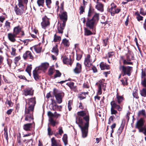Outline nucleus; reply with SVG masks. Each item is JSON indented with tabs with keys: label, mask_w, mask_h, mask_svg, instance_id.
<instances>
[{
	"label": "nucleus",
	"mask_w": 146,
	"mask_h": 146,
	"mask_svg": "<svg viewBox=\"0 0 146 146\" xmlns=\"http://www.w3.org/2000/svg\"><path fill=\"white\" fill-rule=\"evenodd\" d=\"M28 100L29 106L28 108H25V120L30 122L33 119V113L36 101L35 97L28 99Z\"/></svg>",
	"instance_id": "f257e3e1"
},
{
	"label": "nucleus",
	"mask_w": 146,
	"mask_h": 146,
	"mask_svg": "<svg viewBox=\"0 0 146 146\" xmlns=\"http://www.w3.org/2000/svg\"><path fill=\"white\" fill-rule=\"evenodd\" d=\"M57 12L59 15L60 18L61 20V22H58L57 26L58 31L59 33H62L63 30L66 25V22L67 19V15L66 12H62L63 9L62 7L60 9H57Z\"/></svg>",
	"instance_id": "f03ea898"
},
{
	"label": "nucleus",
	"mask_w": 146,
	"mask_h": 146,
	"mask_svg": "<svg viewBox=\"0 0 146 146\" xmlns=\"http://www.w3.org/2000/svg\"><path fill=\"white\" fill-rule=\"evenodd\" d=\"M83 119L86 121L84 126H82L80 125H79V127L81 130L82 136L83 137H85L87 135L88 128L89 125V116L88 115H85Z\"/></svg>",
	"instance_id": "7ed1b4c3"
},
{
	"label": "nucleus",
	"mask_w": 146,
	"mask_h": 146,
	"mask_svg": "<svg viewBox=\"0 0 146 146\" xmlns=\"http://www.w3.org/2000/svg\"><path fill=\"white\" fill-rule=\"evenodd\" d=\"M50 111L48 112L47 115L48 116L49 123H48V134L49 135H52L53 134V132L49 126L50 125L53 126H55V114Z\"/></svg>",
	"instance_id": "20e7f679"
},
{
	"label": "nucleus",
	"mask_w": 146,
	"mask_h": 146,
	"mask_svg": "<svg viewBox=\"0 0 146 146\" xmlns=\"http://www.w3.org/2000/svg\"><path fill=\"white\" fill-rule=\"evenodd\" d=\"M119 70L123 73V76L127 75L130 76L131 74V71L132 68L129 66H125L123 65H120L119 67Z\"/></svg>",
	"instance_id": "39448f33"
},
{
	"label": "nucleus",
	"mask_w": 146,
	"mask_h": 146,
	"mask_svg": "<svg viewBox=\"0 0 146 146\" xmlns=\"http://www.w3.org/2000/svg\"><path fill=\"white\" fill-rule=\"evenodd\" d=\"M141 78V84L143 87L146 88V73L143 70H142Z\"/></svg>",
	"instance_id": "423d86ee"
},
{
	"label": "nucleus",
	"mask_w": 146,
	"mask_h": 146,
	"mask_svg": "<svg viewBox=\"0 0 146 146\" xmlns=\"http://www.w3.org/2000/svg\"><path fill=\"white\" fill-rule=\"evenodd\" d=\"M34 91V90L31 88H27L24 90L23 94L26 96H32L33 95Z\"/></svg>",
	"instance_id": "0eeeda50"
},
{
	"label": "nucleus",
	"mask_w": 146,
	"mask_h": 146,
	"mask_svg": "<svg viewBox=\"0 0 146 146\" xmlns=\"http://www.w3.org/2000/svg\"><path fill=\"white\" fill-rule=\"evenodd\" d=\"M42 21L41 23L42 27L44 29L50 25L48 19L46 16H44L42 18Z\"/></svg>",
	"instance_id": "6e6552de"
},
{
	"label": "nucleus",
	"mask_w": 146,
	"mask_h": 146,
	"mask_svg": "<svg viewBox=\"0 0 146 146\" xmlns=\"http://www.w3.org/2000/svg\"><path fill=\"white\" fill-rule=\"evenodd\" d=\"M96 23L92 19L87 18L86 23V26L90 29H93L94 25Z\"/></svg>",
	"instance_id": "1a4fd4ad"
},
{
	"label": "nucleus",
	"mask_w": 146,
	"mask_h": 146,
	"mask_svg": "<svg viewBox=\"0 0 146 146\" xmlns=\"http://www.w3.org/2000/svg\"><path fill=\"white\" fill-rule=\"evenodd\" d=\"M56 92V90L55 89V94ZM64 95V94L63 93L55 94V98L56 99L57 102L58 103L60 104L62 102V99Z\"/></svg>",
	"instance_id": "9d476101"
},
{
	"label": "nucleus",
	"mask_w": 146,
	"mask_h": 146,
	"mask_svg": "<svg viewBox=\"0 0 146 146\" xmlns=\"http://www.w3.org/2000/svg\"><path fill=\"white\" fill-rule=\"evenodd\" d=\"M110 104L111 106V108L116 109L119 111H120L122 110V108L120 106L117 104L115 101H112L110 103Z\"/></svg>",
	"instance_id": "9b49d317"
},
{
	"label": "nucleus",
	"mask_w": 146,
	"mask_h": 146,
	"mask_svg": "<svg viewBox=\"0 0 146 146\" xmlns=\"http://www.w3.org/2000/svg\"><path fill=\"white\" fill-rule=\"evenodd\" d=\"M23 57L24 59L28 58L33 60L34 58L31 52L29 51H26L25 52L24 54Z\"/></svg>",
	"instance_id": "f8f14e48"
},
{
	"label": "nucleus",
	"mask_w": 146,
	"mask_h": 146,
	"mask_svg": "<svg viewBox=\"0 0 146 146\" xmlns=\"http://www.w3.org/2000/svg\"><path fill=\"white\" fill-rule=\"evenodd\" d=\"M96 5L95 6V8L98 11L103 12L104 11V5L103 4L99 1H96Z\"/></svg>",
	"instance_id": "ddd939ff"
},
{
	"label": "nucleus",
	"mask_w": 146,
	"mask_h": 146,
	"mask_svg": "<svg viewBox=\"0 0 146 146\" xmlns=\"http://www.w3.org/2000/svg\"><path fill=\"white\" fill-rule=\"evenodd\" d=\"M90 57V56L89 54H87L86 58H85L84 62V65L88 67H90L91 65Z\"/></svg>",
	"instance_id": "4468645a"
},
{
	"label": "nucleus",
	"mask_w": 146,
	"mask_h": 146,
	"mask_svg": "<svg viewBox=\"0 0 146 146\" xmlns=\"http://www.w3.org/2000/svg\"><path fill=\"white\" fill-rule=\"evenodd\" d=\"M144 122V120L142 118H141L137 122L135 125V127L138 129L139 131V129H141V127H143V125Z\"/></svg>",
	"instance_id": "2eb2a0df"
},
{
	"label": "nucleus",
	"mask_w": 146,
	"mask_h": 146,
	"mask_svg": "<svg viewBox=\"0 0 146 146\" xmlns=\"http://www.w3.org/2000/svg\"><path fill=\"white\" fill-rule=\"evenodd\" d=\"M37 69V68H36L33 72L34 77L36 81L39 80L40 77L38 74L41 72V71Z\"/></svg>",
	"instance_id": "dca6fc26"
},
{
	"label": "nucleus",
	"mask_w": 146,
	"mask_h": 146,
	"mask_svg": "<svg viewBox=\"0 0 146 146\" xmlns=\"http://www.w3.org/2000/svg\"><path fill=\"white\" fill-rule=\"evenodd\" d=\"M49 66V64L47 62H45L42 63L41 65L38 68H36L37 69L40 71H43L46 70Z\"/></svg>",
	"instance_id": "f3484780"
},
{
	"label": "nucleus",
	"mask_w": 146,
	"mask_h": 146,
	"mask_svg": "<svg viewBox=\"0 0 146 146\" xmlns=\"http://www.w3.org/2000/svg\"><path fill=\"white\" fill-rule=\"evenodd\" d=\"M81 65L78 63H77L76 64V67L74 69V72L75 74H78L80 73L81 71Z\"/></svg>",
	"instance_id": "a211bd4d"
},
{
	"label": "nucleus",
	"mask_w": 146,
	"mask_h": 146,
	"mask_svg": "<svg viewBox=\"0 0 146 146\" xmlns=\"http://www.w3.org/2000/svg\"><path fill=\"white\" fill-rule=\"evenodd\" d=\"M17 36L15 35L13 33H10L8 34V38L10 41L11 42H15L16 40L15 38Z\"/></svg>",
	"instance_id": "6ab92c4d"
},
{
	"label": "nucleus",
	"mask_w": 146,
	"mask_h": 146,
	"mask_svg": "<svg viewBox=\"0 0 146 146\" xmlns=\"http://www.w3.org/2000/svg\"><path fill=\"white\" fill-rule=\"evenodd\" d=\"M63 61L64 63L67 64H70L71 66L72 64L70 56L69 57L66 56H64L63 58Z\"/></svg>",
	"instance_id": "aec40b11"
},
{
	"label": "nucleus",
	"mask_w": 146,
	"mask_h": 146,
	"mask_svg": "<svg viewBox=\"0 0 146 146\" xmlns=\"http://www.w3.org/2000/svg\"><path fill=\"white\" fill-rule=\"evenodd\" d=\"M14 10L17 15H20L23 13L24 9L18 8L17 6H16L14 7Z\"/></svg>",
	"instance_id": "412c9836"
},
{
	"label": "nucleus",
	"mask_w": 146,
	"mask_h": 146,
	"mask_svg": "<svg viewBox=\"0 0 146 146\" xmlns=\"http://www.w3.org/2000/svg\"><path fill=\"white\" fill-rule=\"evenodd\" d=\"M21 29L19 26H17L15 27L13 29V33L17 36L19 33L21 32Z\"/></svg>",
	"instance_id": "4be33fe9"
},
{
	"label": "nucleus",
	"mask_w": 146,
	"mask_h": 146,
	"mask_svg": "<svg viewBox=\"0 0 146 146\" xmlns=\"http://www.w3.org/2000/svg\"><path fill=\"white\" fill-rule=\"evenodd\" d=\"M32 127V123L26 124L24 125L23 126V129L26 131L31 130Z\"/></svg>",
	"instance_id": "5701e85b"
},
{
	"label": "nucleus",
	"mask_w": 146,
	"mask_h": 146,
	"mask_svg": "<svg viewBox=\"0 0 146 146\" xmlns=\"http://www.w3.org/2000/svg\"><path fill=\"white\" fill-rule=\"evenodd\" d=\"M100 67L102 70L104 69H110V66L108 65H107L106 63H104L103 62H101L100 65Z\"/></svg>",
	"instance_id": "b1692460"
},
{
	"label": "nucleus",
	"mask_w": 146,
	"mask_h": 146,
	"mask_svg": "<svg viewBox=\"0 0 146 146\" xmlns=\"http://www.w3.org/2000/svg\"><path fill=\"white\" fill-rule=\"evenodd\" d=\"M134 56L132 53H128L127 54L126 60L127 61H130L131 60H133Z\"/></svg>",
	"instance_id": "393cba45"
},
{
	"label": "nucleus",
	"mask_w": 146,
	"mask_h": 146,
	"mask_svg": "<svg viewBox=\"0 0 146 146\" xmlns=\"http://www.w3.org/2000/svg\"><path fill=\"white\" fill-rule=\"evenodd\" d=\"M68 85L72 90H74L76 89V86H74V83L72 82H68L66 83Z\"/></svg>",
	"instance_id": "a878e982"
},
{
	"label": "nucleus",
	"mask_w": 146,
	"mask_h": 146,
	"mask_svg": "<svg viewBox=\"0 0 146 146\" xmlns=\"http://www.w3.org/2000/svg\"><path fill=\"white\" fill-rule=\"evenodd\" d=\"M124 124L122 123L120 126L117 131V133L118 136H119L121 133L124 127Z\"/></svg>",
	"instance_id": "bb28decb"
},
{
	"label": "nucleus",
	"mask_w": 146,
	"mask_h": 146,
	"mask_svg": "<svg viewBox=\"0 0 146 146\" xmlns=\"http://www.w3.org/2000/svg\"><path fill=\"white\" fill-rule=\"evenodd\" d=\"M99 14L96 13L95 14L91 19L94 21L96 23L99 19Z\"/></svg>",
	"instance_id": "cd10ccee"
},
{
	"label": "nucleus",
	"mask_w": 146,
	"mask_h": 146,
	"mask_svg": "<svg viewBox=\"0 0 146 146\" xmlns=\"http://www.w3.org/2000/svg\"><path fill=\"white\" fill-rule=\"evenodd\" d=\"M34 49L37 53H39L41 51L42 47L40 45H37L34 46Z\"/></svg>",
	"instance_id": "c85d7f7f"
},
{
	"label": "nucleus",
	"mask_w": 146,
	"mask_h": 146,
	"mask_svg": "<svg viewBox=\"0 0 146 146\" xmlns=\"http://www.w3.org/2000/svg\"><path fill=\"white\" fill-rule=\"evenodd\" d=\"M146 88L144 87L140 91V93L141 95L143 97H146Z\"/></svg>",
	"instance_id": "c756f323"
},
{
	"label": "nucleus",
	"mask_w": 146,
	"mask_h": 146,
	"mask_svg": "<svg viewBox=\"0 0 146 146\" xmlns=\"http://www.w3.org/2000/svg\"><path fill=\"white\" fill-rule=\"evenodd\" d=\"M116 98L117 99L116 101L118 104H120L123 100V98L121 96H119L118 94L116 96Z\"/></svg>",
	"instance_id": "7c9ffc66"
},
{
	"label": "nucleus",
	"mask_w": 146,
	"mask_h": 146,
	"mask_svg": "<svg viewBox=\"0 0 146 146\" xmlns=\"http://www.w3.org/2000/svg\"><path fill=\"white\" fill-rule=\"evenodd\" d=\"M76 123L77 124H78V125H80L82 126L83 123V122L82 119L80 117H78V119L77 118H76Z\"/></svg>",
	"instance_id": "2f4dec72"
},
{
	"label": "nucleus",
	"mask_w": 146,
	"mask_h": 146,
	"mask_svg": "<svg viewBox=\"0 0 146 146\" xmlns=\"http://www.w3.org/2000/svg\"><path fill=\"white\" fill-rule=\"evenodd\" d=\"M84 34L85 35L89 36L92 34V32L88 29L85 28Z\"/></svg>",
	"instance_id": "473e14b6"
},
{
	"label": "nucleus",
	"mask_w": 146,
	"mask_h": 146,
	"mask_svg": "<svg viewBox=\"0 0 146 146\" xmlns=\"http://www.w3.org/2000/svg\"><path fill=\"white\" fill-rule=\"evenodd\" d=\"M127 80L128 79L127 78L124 77L123 79L121 80V81L123 86H125L128 85Z\"/></svg>",
	"instance_id": "72a5a7b5"
},
{
	"label": "nucleus",
	"mask_w": 146,
	"mask_h": 146,
	"mask_svg": "<svg viewBox=\"0 0 146 146\" xmlns=\"http://www.w3.org/2000/svg\"><path fill=\"white\" fill-rule=\"evenodd\" d=\"M139 132H143L145 135H146V124L144 127H141V129H139Z\"/></svg>",
	"instance_id": "f704fd0d"
},
{
	"label": "nucleus",
	"mask_w": 146,
	"mask_h": 146,
	"mask_svg": "<svg viewBox=\"0 0 146 146\" xmlns=\"http://www.w3.org/2000/svg\"><path fill=\"white\" fill-rule=\"evenodd\" d=\"M63 141L65 145H66L67 144V136L66 134H64L62 138Z\"/></svg>",
	"instance_id": "c9c22d12"
},
{
	"label": "nucleus",
	"mask_w": 146,
	"mask_h": 146,
	"mask_svg": "<svg viewBox=\"0 0 146 146\" xmlns=\"http://www.w3.org/2000/svg\"><path fill=\"white\" fill-rule=\"evenodd\" d=\"M4 136L6 140L7 141L8 139L7 128L5 127L4 128Z\"/></svg>",
	"instance_id": "e433bc0d"
},
{
	"label": "nucleus",
	"mask_w": 146,
	"mask_h": 146,
	"mask_svg": "<svg viewBox=\"0 0 146 146\" xmlns=\"http://www.w3.org/2000/svg\"><path fill=\"white\" fill-rule=\"evenodd\" d=\"M32 69V66L31 65L28 66L26 69V71L29 74V75L31 76V70Z\"/></svg>",
	"instance_id": "4c0bfd02"
},
{
	"label": "nucleus",
	"mask_w": 146,
	"mask_h": 146,
	"mask_svg": "<svg viewBox=\"0 0 146 146\" xmlns=\"http://www.w3.org/2000/svg\"><path fill=\"white\" fill-rule=\"evenodd\" d=\"M135 14L137 16V18L138 21H139L143 20V17L141 16L138 13H135Z\"/></svg>",
	"instance_id": "58836bf2"
},
{
	"label": "nucleus",
	"mask_w": 146,
	"mask_h": 146,
	"mask_svg": "<svg viewBox=\"0 0 146 146\" xmlns=\"http://www.w3.org/2000/svg\"><path fill=\"white\" fill-rule=\"evenodd\" d=\"M44 3V0H38L37 3L38 6H43Z\"/></svg>",
	"instance_id": "ea45409f"
},
{
	"label": "nucleus",
	"mask_w": 146,
	"mask_h": 146,
	"mask_svg": "<svg viewBox=\"0 0 146 146\" xmlns=\"http://www.w3.org/2000/svg\"><path fill=\"white\" fill-rule=\"evenodd\" d=\"M62 42L63 43L64 45L66 46H69V42L68 40H67L66 38L63 39V40Z\"/></svg>",
	"instance_id": "a19ab883"
},
{
	"label": "nucleus",
	"mask_w": 146,
	"mask_h": 146,
	"mask_svg": "<svg viewBox=\"0 0 146 146\" xmlns=\"http://www.w3.org/2000/svg\"><path fill=\"white\" fill-rule=\"evenodd\" d=\"M114 9L111 7L110 8L108 9L107 11L108 12L110 13L112 16H113L115 14V13L114 12Z\"/></svg>",
	"instance_id": "79ce46f5"
},
{
	"label": "nucleus",
	"mask_w": 146,
	"mask_h": 146,
	"mask_svg": "<svg viewBox=\"0 0 146 146\" xmlns=\"http://www.w3.org/2000/svg\"><path fill=\"white\" fill-rule=\"evenodd\" d=\"M77 114L78 115L83 117L86 115V113L84 111H82L78 112Z\"/></svg>",
	"instance_id": "37998d69"
},
{
	"label": "nucleus",
	"mask_w": 146,
	"mask_h": 146,
	"mask_svg": "<svg viewBox=\"0 0 146 146\" xmlns=\"http://www.w3.org/2000/svg\"><path fill=\"white\" fill-rule=\"evenodd\" d=\"M96 84L98 85V89H102V87H103L104 86V84L100 81L98 83H97Z\"/></svg>",
	"instance_id": "c03bdc74"
},
{
	"label": "nucleus",
	"mask_w": 146,
	"mask_h": 146,
	"mask_svg": "<svg viewBox=\"0 0 146 146\" xmlns=\"http://www.w3.org/2000/svg\"><path fill=\"white\" fill-rule=\"evenodd\" d=\"M51 100L52 101V102L49 105V108L51 110H54V106L53 104L54 103V100H52V99H51Z\"/></svg>",
	"instance_id": "a18cd8bd"
},
{
	"label": "nucleus",
	"mask_w": 146,
	"mask_h": 146,
	"mask_svg": "<svg viewBox=\"0 0 146 146\" xmlns=\"http://www.w3.org/2000/svg\"><path fill=\"white\" fill-rule=\"evenodd\" d=\"M16 49L13 47L11 48V54L12 55L15 56L17 55L16 53Z\"/></svg>",
	"instance_id": "49530a36"
},
{
	"label": "nucleus",
	"mask_w": 146,
	"mask_h": 146,
	"mask_svg": "<svg viewBox=\"0 0 146 146\" xmlns=\"http://www.w3.org/2000/svg\"><path fill=\"white\" fill-rule=\"evenodd\" d=\"M61 75V73L58 70H55V78L60 77Z\"/></svg>",
	"instance_id": "de8ad7c7"
},
{
	"label": "nucleus",
	"mask_w": 146,
	"mask_h": 146,
	"mask_svg": "<svg viewBox=\"0 0 146 146\" xmlns=\"http://www.w3.org/2000/svg\"><path fill=\"white\" fill-rule=\"evenodd\" d=\"M138 115H142L143 116H145V111L144 110H140L139 111Z\"/></svg>",
	"instance_id": "09e8293b"
},
{
	"label": "nucleus",
	"mask_w": 146,
	"mask_h": 146,
	"mask_svg": "<svg viewBox=\"0 0 146 146\" xmlns=\"http://www.w3.org/2000/svg\"><path fill=\"white\" fill-rule=\"evenodd\" d=\"M88 92H82V93L81 96H79V98L80 99V100H82L84 98H85L86 97L85 96H83V95L84 96H85L86 94H88Z\"/></svg>",
	"instance_id": "8fccbe9b"
},
{
	"label": "nucleus",
	"mask_w": 146,
	"mask_h": 146,
	"mask_svg": "<svg viewBox=\"0 0 146 146\" xmlns=\"http://www.w3.org/2000/svg\"><path fill=\"white\" fill-rule=\"evenodd\" d=\"M111 114L112 115H115L118 113L117 111L116 110H115L114 109L112 108H111Z\"/></svg>",
	"instance_id": "3c124183"
},
{
	"label": "nucleus",
	"mask_w": 146,
	"mask_h": 146,
	"mask_svg": "<svg viewBox=\"0 0 146 146\" xmlns=\"http://www.w3.org/2000/svg\"><path fill=\"white\" fill-rule=\"evenodd\" d=\"M123 63L124 64L129 65L132 64L133 63L132 62H129V61H127V60L124 59L123 60Z\"/></svg>",
	"instance_id": "603ef678"
},
{
	"label": "nucleus",
	"mask_w": 146,
	"mask_h": 146,
	"mask_svg": "<svg viewBox=\"0 0 146 146\" xmlns=\"http://www.w3.org/2000/svg\"><path fill=\"white\" fill-rule=\"evenodd\" d=\"M72 102L71 100H69L68 101V106L69 111H70L72 109L71 105H72Z\"/></svg>",
	"instance_id": "864d4df0"
},
{
	"label": "nucleus",
	"mask_w": 146,
	"mask_h": 146,
	"mask_svg": "<svg viewBox=\"0 0 146 146\" xmlns=\"http://www.w3.org/2000/svg\"><path fill=\"white\" fill-rule=\"evenodd\" d=\"M19 1V8L24 9V6L22 4V0H18Z\"/></svg>",
	"instance_id": "5fc2aeb1"
},
{
	"label": "nucleus",
	"mask_w": 146,
	"mask_h": 146,
	"mask_svg": "<svg viewBox=\"0 0 146 146\" xmlns=\"http://www.w3.org/2000/svg\"><path fill=\"white\" fill-rule=\"evenodd\" d=\"M85 8L82 6H81L80 8V14H82L84 12Z\"/></svg>",
	"instance_id": "6e6d98bb"
},
{
	"label": "nucleus",
	"mask_w": 146,
	"mask_h": 146,
	"mask_svg": "<svg viewBox=\"0 0 146 146\" xmlns=\"http://www.w3.org/2000/svg\"><path fill=\"white\" fill-rule=\"evenodd\" d=\"M20 59L21 57L20 56L16 57L14 59L15 63L16 64Z\"/></svg>",
	"instance_id": "4d7b16f0"
},
{
	"label": "nucleus",
	"mask_w": 146,
	"mask_h": 146,
	"mask_svg": "<svg viewBox=\"0 0 146 146\" xmlns=\"http://www.w3.org/2000/svg\"><path fill=\"white\" fill-rule=\"evenodd\" d=\"M133 95L134 98H135L137 99L139 98V97L137 96V93L136 91H133Z\"/></svg>",
	"instance_id": "13d9d810"
},
{
	"label": "nucleus",
	"mask_w": 146,
	"mask_h": 146,
	"mask_svg": "<svg viewBox=\"0 0 146 146\" xmlns=\"http://www.w3.org/2000/svg\"><path fill=\"white\" fill-rule=\"evenodd\" d=\"M114 53L113 52H110L108 53V57L109 58H111L113 56Z\"/></svg>",
	"instance_id": "bf43d9fd"
},
{
	"label": "nucleus",
	"mask_w": 146,
	"mask_h": 146,
	"mask_svg": "<svg viewBox=\"0 0 146 146\" xmlns=\"http://www.w3.org/2000/svg\"><path fill=\"white\" fill-rule=\"evenodd\" d=\"M58 132H59V134H60V135H61L63 133V131L62 129V128L61 127H60L58 128Z\"/></svg>",
	"instance_id": "052dcab7"
},
{
	"label": "nucleus",
	"mask_w": 146,
	"mask_h": 146,
	"mask_svg": "<svg viewBox=\"0 0 146 146\" xmlns=\"http://www.w3.org/2000/svg\"><path fill=\"white\" fill-rule=\"evenodd\" d=\"M10 23L6 21L5 23V26L7 27V28L9 29L10 28Z\"/></svg>",
	"instance_id": "680f3d73"
},
{
	"label": "nucleus",
	"mask_w": 146,
	"mask_h": 146,
	"mask_svg": "<svg viewBox=\"0 0 146 146\" xmlns=\"http://www.w3.org/2000/svg\"><path fill=\"white\" fill-rule=\"evenodd\" d=\"M51 146H55V138L53 137L51 139Z\"/></svg>",
	"instance_id": "e2e57ef3"
},
{
	"label": "nucleus",
	"mask_w": 146,
	"mask_h": 146,
	"mask_svg": "<svg viewBox=\"0 0 146 146\" xmlns=\"http://www.w3.org/2000/svg\"><path fill=\"white\" fill-rule=\"evenodd\" d=\"M140 13L141 14L143 15V16L145 15V12L144 11L143 9L142 8H141L140 9Z\"/></svg>",
	"instance_id": "0e129e2a"
},
{
	"label": "nucleus",
	"mask_w": 146,
	"mask_h": 146,
	"mask_svg": "<svg viewBox=\"0 0 146 146\" xmlns=\"http://www.w3.org/2000/svg\"><path fill=\"white\" fill-rule=\"evenodd\" d=\"M7 104H8L10 106H13V104L11 101L7 100L6 102Z\"/></svg>",
	"instance_id": "69168bd1"
},
{
	"label": "nucleus",
	"mask_w": 146,
	"mask_h": 146,
	"mask_svg": "<svg viewBox=\"0 0 146 146\" xmlns=\"http://www.w3.org/2000/svg\"><path fill=\"white\" fill-rule=\"evenodd\" d=\"M61 39V38L60 36H56L55 35V42L57 40L60 41Z\"/></svg>",
	"instance_id": "338daca9"
},
{
	"label": "nucleus",
	"mask_w": 146,
	"mask_h": 146,
	"mask_svg": "<svg viewBox=\"0 0 146 146\" xmlns=\"http://www.w3.org/2000/svg\"><path fill=\"white\" fill-rule=\"evenodd\" d=\"M82 55L79 54H77L76 59L77 60H79L81 58Z\"/></svg>",
	"instance_id": "774afa93"
}]
</instances>
